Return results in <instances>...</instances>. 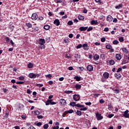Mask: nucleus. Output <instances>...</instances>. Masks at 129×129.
I'll list each match as a JSON object with an SVG mask.
<instances>
[{"instance_id": "7ed1b4c3", "label": "nucleus", "mask_w": 129, "mask_h": 129, "mask_svg": "<svg viewBox=\"0 0 129 129\" xmlns=\"http://www.w3.org/2000/svg\"><path fill=\"white\" fill-rule=\"evenodd\" d=\"M31 19L33 20V21H36V20L38 19V14H37V13H33L32 15Z\"/></svg>"}, {"instance_id": "a18cd8bd", "label": "nucleus", "mask_w": 129, "mask_h": 129, "mask_svg": "<svg viewBox=\"0 0 129 129\" xmlns=\"http://www.w3.org/2000/svg\"><path fill=\"white\" fill-rule=\"evenodd\" d=\"M87 109V108H86V107H84V108H81V109H80V110L85 111V110H86Z\"/></svg>"}, {"instance_id": "c756f323", "label": "nucleus", "mask_w": 129, "mask_h": 129, "mask_svg": "<svg viewBox=\"0 0 129 129\" xmlns=\"http://www.w3.org/2000/svg\"><path fill=\"white\" fill-rule=\"evenodd\" d=\"M70 105L71 106H76V103H75V102H72L70 103Z\"/></svg>"}, {"instance_id": "393cba45", "label": "nucleus", "mask_w": 129, "mask_h": 129, "mask_svg": "<svg viewBox=\"0 0 129 129\" xmlns=\"http://www.w3.org/2000/svg\"><path fill=\"white\" fill-rule=\"evenodd\" d=\"M26 26H27L28 28H32V24H31V23H26Z\"/></svg>"}, {"instance_id": "09e8293b", "label": "nucleus", "mask_w": 129, "mask_h": 129, "mask_svg": "<svg viewBox=\"0 0 129 129\" xmlns=\"http://www.w3.org/2000/svg\"><path fill=\"white\" fill-rule=\"evenodd\" d=\"M38 19L39 21H43L44 20V18H43L42 16H39Z\"/></svg>"}, {"instance_id": "0e129e2a", "label": "nucleus", "mask_w": 129, "mask_h": 129, "mask_svg": "<svg viewBox=\"0 0 129 129\" xmlns=\"http://www.w3.org/2000/svg\"><path fill=\"white\" fill-rule=\"evenodd\" d=\"M53 81H49V82H48V84L49 85H52V84H53Z\"/></svg>"}, {"instance_id": "473e14b6", "label": "nucleus", "mask_w": 129, "mask_h": 129, "mask_svg": "<svg viewBox=\"0 0 129 129\" xmlns=\"http://www.w3.org/2000/svg\"><path fill=\"white\" fill-rule=\"evenodd\" d=\"M52 101H53V100L52 99L50 100V105H54L57 104V103L55 102H52Z\"/></svg>"}, {"instance_id": "f03ea898", "label": "nucleus", "mask_w": 129, "mask_h": 129, "mask_svg": "<svg viewBox=\"0 0 129 129\" xmlns=\"http://www.w3.org/2000/svg\"><path fill=\"white\" fill-rule=\"evenodd\" d=\"M96 116L98 120H101V119H102V118H103V116H101V114H100L98 112H97L96 113Z\"/></svg>"}, {"instance_id": "c9c22d12", "label": "nucleus", "mask_w": 129, "mask_h": 129, "mask_svg": "<svg viewBox=\"0 0 129 129\" xmlns=\"http://www.w3.org/2000/svg\"><path fill=\"white\" fill-rule=\"evenodd\" d=\"M73 91H64V93H67V94H70V93H72Z\"/></svg>"}, {"instance_id": "bb28decb", "label": "nucleus", "mask_w": 129, "mask_h": 129, "mask_svg": "<svg viewBox=\"0 0 129 129\" xmlns=\"http://www.w3.org/2000/svg\"><path fill=\"white\" fill-rule=\"evenodd\" d=\"M121 8H122V4H120L119 5L116 6L115 7V9H120Z\"/></svg>"}, {"instance_id": "de8ad7c7", "label": "nucleus", "mask_w": 129, "mask_h": 129, "mask_svg": "<svg viewBox=\"0 0 129 129\" xmlns=\"http://www.w3.org/2000/svg\"><path fill=\"white\" fill-rule=\"evenodd\" d=\"M55 3L56 4H60V3H62V0H56Z\"/></svg>"}, {"instance_id": "9d476101", "label": "nucleus", "mask_w": 129, "mask_h": 129, "mask_svg": "<svg viewBox=\"0 0 129 129\" xmlns=\"http://www.w3.org/2000/svg\"><path fill=\"white\" fill-rule=\"evenodd\" d=\"M53 24L56 26H59L60 25V21L58 19H55L54 21Z\"/></svg>"}, {"instance_id": "680f3d73", "label": "nucleus", "mask_w": 129, "mask_h": 129, "mask_svg": "<svg viewBox=\"0 0 129 129\" xmlns=\"http://www.w3.org/2000/svg\"><path fill=\"white\" fill-rule=\"evenodd\" d=\"M37 86H38V87H42L43 84H38L37 85Z\"/></svg>"}, {"instance_id": "69168bd1", "label": "nucleus", "mask_w": 129, "mask_h": 129, "mask_svg": "<svg viewBox=\"0 0 129 129\" xmlns=\"http://www.w3.org/2000/svg\"><path fill=\"white\" fill-rule=\"evenodd\" d=\"M100 103H104V100H103V99H101L100 100Z\"/></svg>"}, {"instance_id": "603ef678", "label": "nucleus", "mask_w": 129, "mask_h": 129, "mask_svg": "<svg viewBox=\"0 0 129 129\" xmlns=\"http://www.w3.org/2000/svg\"><path fill=\"white\" fill-rule=\"evenodd\" d=\"M36 125H37V126H41V125H42V122H38V123L36 124Z\"/></svg>"}, {"instance_id": "39448f33", "label": "nucleus", "mask_w": 129, "mask_h": 129, "mask_svg": "<svg viewBox=\"0 0 129 129\" xmlns=\"http://www.w3.org/2000/svg\"><path fill=\"white\" fill-rule=\"evenodd\" d=\"M87 70L89 72L93 71V66L91 64L88 65L87 67Z\"/></svg>"}, {"instance_id": "4c0bfd02", "label": "nucleus", "mask_w": 129, "mask_h": 129, "mask_svg": "<svg viewBox=\"0 0 129 129\" xmlns=\"http://www.w3.org/2000/svg\"><path fill=\"white\" fill-rule=\"evenodd\" d=\"M87 30L88 32H90V31H92V30H93V28L92 27H90Z\"/></svg>"}, {"instance_id": "c03bdc74", "label": "nucleus", "mask_w": 129, "mask_h": 129, "mask_svg": "<svg viewBox=\"0 0 129 129\" xmlns=\"http://www.w3.org/2000/svg\"><path fill=\"white\" fill-rule=\"evenodd\" d=\"M67 111H68V113H73V112H74V110L72 109L67 110Z\"/></svg>"}, {"instance_id": "5fc2aeb1", "label": "nucleus", "mask_w": 129, "mask_h": 129, "mask_svg": "<svg viewBox=\"0 0 129 129\" xmlns=\"http://www.w3.org/2000/svg\"><path fill=\"white\" fill-rule=\"evenodd\" d=\"M104 32H108L109 31V29L108 27H106L104 30Z\"/></svg>"}, {"instance_id": "3c124183", "label": "nucleus", "mask_w": 129, "mask_h": 129, "mask_svg": "<svg viewBox=\"0 0 129 129\" xmlns=\"http://www.w3.org/2000/svg\"><path fill=\"white\" fill-rule=\"evenodd\" d=\"M6 41L7 42V43H9V42H10V38H9L8 37H6L5 38Z\"/></svg>"}, {"instance_id": "4468645a", "label": "nucleus", "mask_w": 129, "mask_h": 129, "mask_svg": "<svg viewBox=\"0 0 129 129\" xmlns=\"http://www.w3.org/2000/svg\"><path fill=\"white\" fill-rule=\"evenodd\" d=\"M76 90H78V89H81V85H79V84H77L75 86Z\"/></svg>"}, {"instance_id": "a19ab883", "label": "nucleus", "mask_w": 129, "mask_h": 129, "mask_svg": "<svg viewBox=\"0 0 129 129\" xmlns=\"http://www.w3.org/2000/svg\"><path fill=\"white\" fill-rule=\"evenodd\" d=\"M39 47L40 48V49H45V45L40 44Z\"/></svg>"}, {"instance_id": "37998d69", "label": "nucleus", "mask_w": 129, "mask_h": 129, "mask_svg": "<svg viewBox=\"0 0 129 129\" xmlns=\"http://www.w3.org/2000/svg\"><path fill=\"white\" fill-rule=\"evenodd\" d=\"M34 114H35V115H39V114H40V111H35L34 112Z\"/></svg>"}, {"instance_id": "9b49d317", "label": "nucleus", "mask_w": 129, "mask_h": 129, "mask_svg": "<svg viewBox=\"0 0 129 129\" xmlns=\"http://www.w3.org/2000/svg\"><path fill=\"white\" fill-rule=\"evenodd\" d=\"M115 57H116V59H117V60H119L121 59V54H120L119 53L116 54Z\"/></svg>"}, {"instance_id": "58836bf2", "label": "nucleus", "mask_w": 129, "mask_h": 129, "mask_svg": "<svg viewBox=\"0 0 129 129\" xmlns=\"http://www.w3.org/2000/svg\"><path fill=\"white\" fill-rule=\"evenodd\" d=\"M75 58H77V59H80V55L77 54L75 55Z\"/></svg>"}, {"instance_id": "13d9d810", "label": "nucleus", "mask_w": 129, "mask_h": 129, "mask_svg": "<svg viewBox=\"0 0 129 129\" xmlns=\"http://www.w3.org/2000/svg\"><path fill=\"white\" fill-rule=\"evenodd\" d=\"M45 76H46V77H47L48 78H51L52 77V75L49 74V75H46Z\"/></svg>"}, {"instance_id": "20e7f679", "label": "nucleus", "mask_w": 129, "mask_h": 129, "mask_svg": "<svg viewBox=\"0 0 129 129\" xmlns=\"http://www.w3.org/2000/svg\"><path fill=\"white\" fill-rule=\"evenodd\" d=\"M128 110H126L124 112V113L123 114V116L124 117H125V118H128L129 117V113H128Z\"/></svg>"}, {"instance_id": "49530a36", "label": "nucleus", "mask_w": 129, "mask_h": 129, "mask_svg": "<svg viewBox=\"0 0 129 129\" xmlns=\"http://www.w3.org/2000/svg\"><path fill=\"white\" fill-rule=\"evenodd\" d=\"M112 116H114V114H110L108 115V117H109V118H111V117H112Z\"/></svg>"}, {"instance_id": "f8f14e48", "label": "nucleus", "mask_w": 129, "mask_h": 129, "mask_svg": "<svg viewBox=\"0 0 129 129\" xmlns=\"http://www.w3.org/2000/svg\"><path fill=\"white\" fill-rule=\"evenodd\" d=\"M83 49L86 50H88V49H89V46H88V44H87V43L84 44L83 45Z\"/></svg>"}, {"instance_id": "a211bd4d", "label": "nucleus", "mask_w": 129, "mask_h": 129, "mask_svg": "<svg viewBox=\"0 0 129 129\" xmlns=\"http://www.w3.org/2000/svg\"><path fill=\"white\" fill-rule=\"evenodd\" d=\"M91 25H97L98 24V22L97 21H95V20H92L91 22Z\"/></svg>"}, {"instance_id": "6e6d98bb", "label": "nucleus", "mask_w": 129, "mask_h": 129, "mask_svg": "<svg viewBox=\"0 0 129 129\" xmlns=\"http://www.w3.org/2000/svg\"><path fill=\"white\" fill-rule=\"evenodd\" d=\"M27 92L28 94H31V93H32V91H31V90L30 89H27Z\"/></svg>"}, {"instance_id": "8fccbe9b", "label": "nucleus", "mask_w": 129, "mask_h": 129, "mask_svg": "<svg viewBox=\"0 0 129 129\" xmlns=\"http://www.w3.org/2000/svg\"><path fill=\"white\" fill-rule=\"evenodd\" d=\"M119 42H123L124 41L123 37L119 38Z\"/></svg>"}, {"instance_id": "aec40b11", "label": "nucleus", "mask_w": 129, "mask_h": 129, "mask_svg": "<svg viewBox=\"0 0 129 129\" xmlns=\"http://www.w3.org/2000/svg\"><path fill=\"white\" fill-rule=\"evenodd\" d=\"M114 76L116 78H117V79H118V78H120V77H121V75L120 74H115Z\"/></svg>"}, {"instance_id": "0eeeda50", "label": "nucleus", "mask_w": 129, "mask_h": 129, "mask_svg": "<svg viewBox=\"0 0 129 129\" xmlns=\"http://www.w3.org/2000/svg\"><path fill=\"white\" fill-rule=\"evenodd\" d=\"M45 43H46V41H45V39L43 38H40L39 40L38 43L39 44V45H44Z\"/></svg>"}, {"instance_id": "f3484780", "label": "nucleus", "mask_w": 129, "mask_h": 129, "mask_svg": "<svg viewBox=\"0 0 129 129\" xmlns=\"http://www.w3.org/2000/svg\"><path fill=\"white\" fill-rule=\"evenodd\" d=\"M93 58L94 60H98L99 59V55L96 54L93 56Z\"/></svg>"}, {"instance_id": "6e6552de", "label": "nucleus", "mask_w": 129, "mask_h": 129, "mask_svg": "<svg viewBox=\"0 0 129 129\" xmlns=\"http://www.w3.org/2000/svg\"><path fill=\"white\" fill-rule=\"evenodd\" d=\"M103 76L104 78H105V79H108V77H109V73H108L107 72H105L103 74Z\"/></svg>"}, {"instance_id": "a878e982", "label": "nucleus", "mask_w": 129, "mask_h": 129, "mask_svg": "<svg viewBox=\"0 0 129 129\" xmlns=\"http://www.w3.org/2000/svg\"><path fill=\"white\" fill-rule=\"evenodd\" d=\"M79 20H84V16H82V15H79L78 17Z\"/></svg>"}, {"instance_id": "6ab92c4d", "label": "nucleus", "mask_w": 129, "mask_h": 129, "mask_svg": "<svg viewBox=\"0 0 129 129\" xmlns=\"http://www.w3.org/2000/svg\"><path fill=\"white\" fill-rule=\"evenodd\" d=\"M74 79H76V81H80L81 77L76 76L74 77Z\"/></svg>"}, {"instance_id": "4d7b16f0", "label": "nucleus", "mask_w": 129, "mask_h": 129, "mask_svg": "<svg viewBox=\"0 0 129 129\" xmlns=\"http://www.w3.org/2000/svg\"><path fill=\"white\" fill-rule=\"evenodd\" d=\"M121 70H122V69H121V68H118V70H117V73H119V72H120Z\"/></svg>"}, {"instance_id": "bf43d9fd", "label": "nucleus", "mask_w": 129, "mask_h": 129, "mask_svg": "<svg viewBox=\"0 0 129 129\" xmlns=\"http://www.w3.org/2000/svg\"><path fill=\"white\" fill-rule=\"evenodd\" d=\"M24 83H25V82H16V84H24Z\"/></svg>"}, {"instance_id": "338daca9", "label": "nucleus", "mask_w": 129, "mask_h": 129, "mask_svg": "<svg viewBox=\"0 0 129 129\" xmlns=\"http://www.w3.org/2000/svg\"><path fill=\"white\" fill-rule=\"evenodd\" d=\"M28 129H36L33 125H30V127Z\"/></svg>"}, {"instance_id": "774afa93", "label": "nucleus", "mask_w": 129, "mask_h": 129, "mask_svg": "<svg viewBox=\"0 0 129 129\" xmlns=\"http://www.w3.org/2000/svg\"><path fill=\"white\" fill-rule=\"evenodd\" d=\"M53 129H59V126H54L52 128Z\"/></svg>"}, {"instance_id": "c85d7f7f", "label": "nucleus", "mask_w": 129, "mask_h": 129, "mask_svg": "<svg viewBox=\"0 0 129 129\" xmlns=\"http://www.w3.org/2000/svg\"><path fill=\"white\" fill-rule=\"evenodd\" d=\"M28 68L29 69L33 68V63L29 62L28 64Z\"/></svg>"}, {"instance_id": "b1692460", "label": "nucleus", "mask_w": 129, "mask_h": 129, "mask_svg": "<svg viewBox=\"0 0 129 129\" xmlns=\"http://www.w3.org/2000/svg\"><path fill=\"white\" fill-rule=\"evenodd\" d=\"M76 106H77V107H79V108H82V107H84V105H80V104H76Z\"/></svg>"}, {"instance_id": "cd10ccee", "label": "nucleus", "mask_w": 129, "mask_h": 129, "mask_svg": "<svg viewBox=\"0 0 129 129\" xmlns=\"http://www.w3.org/2000/svg\"><path fill=\"white\" fill-rule=\"evenodd\" d=\"M112 90L115 92V93H119V90L118 89L113 88Z\"/></svg>"}, {"instance_id": "79ce46f5", "label": "nucleus", "mask_w": 129, "mask_h": 129, "mask_svg": "<svg viewBox=\"0 0 129 129\" xmlns=\"http://www.w3.org/2000/svg\"><path fill=\"white\" fill-rule=\"evenodd\" d=\"M82 47V44H79L78 46H76L77 49H80Z\"/></svg>"}, {"instance_id": "1a4fd4ad", "label": "nucleus", "mask_w": 129, "mask_h": 129, "mask_svg": "<svg viewBox=\"0 0 129 129\" xmlns=\"http://www.w3.org/2000/svg\"><path fill=\"white\" fill-rule=\"evenodd\" d=\"M88 29V27H81L79 28L80 31H81V32H83L84 31H86L87 29Z\"/></svg>"}, {"instance_id": "e433bc0d", "label": "nucleus", "mask_w": 129, "mask_h": 129, "mask_svg": "<svg viewBox=\"0 0 129 129\" xmlns=\"http://www.w3.org/2000/svg\"><path fill=\"white\" fill-rule=\"evenodd\" d=\"M68 25H69V26H72V25H73V22H72V21H69L68 22Z\"/></svg>"}, {"instance_id": "2f4dec72", "label": "nucleus", "mask_w": 129, "mask_h": 129, "mask_svg": "<svg viewBox=\"0 0 129 129\" xmlns=\"http://www.w3.org/2000/svg\"><path fill=\"white\" fill-rule=\"evenodd\" d=\"M106 49H110L112 48L111 45H110V44H107L106 45Z\"/></svg>"}, {"instance_id": "5701e85b", "label": "nucleus", "mask_w": 129, "mask_h": 129, "mask_svg": "<svg viewBox=\"0 0 129 129\" xmlns=\"http://www.w3.org/2000/svg\"><path fill=\"white\" fill-rule=\"evenodd\" d=\"M44 30H49L50 26H49L48 25H44Z\"/></svg>"}, {"instance_id": "7c9ffc66", "label": "nucleus", "mask_w": 129, "mask_h": 129, "mask_svg": "<svg viewBox=\"0 0 129 129\" xmlns=\"http://www.w3.org/2000/svg\"><path fill=\"white\" fill-rule=\"evenodd\" d=\"M51 103V100H47V101L45 102V105H49Z\"/></svg>"}, {"instance_id": "e2e57ef3", "label": "nucleus", "mask_w": 129, "mask_h": 129, "mask_svg": "<svg viewBox=\"0 0 129 129\" xmlns=\"http://www.w3.org/2000/svg\"><path fill=\"white\" fill-rule=\"evenodd\" d=\"M101 42H105V38H104V37H103V38H102L101 39Z\"/></svg>"}, {"instance_id": "423d86ee", "label": "nucleus", "mask_w": 129, "mask_h": 129, "mask_svg": "<svg viewBox=\"0 0 129 129\" xmlns=\"http://www.w3.org/2000/svg\"><path fill=\"white\" fill-rule=\"evenodd\" d=\"M59 103L62 106L65 105L66 104V100L64 99H61L59 101Z\"/></svg>"}, {"instance_id": "2eb2a0df", "label": "nucleus", "mask_w": 129, "mask_h": 129, "mask_svg": "<svg viewBox=\"0 0 129 129\" xmlns=\"http://www.w3.org/2000/svg\"><path fill=\"white\" fill-rule=\"evenodd\" d=\"M107 63H109V65H114V60L111 59L110 60H107Z\"/></svg>"}, {"instance_id": "864d4df0", "label": "nucleus", "mask_w": 129, "mask_h": 129, "mask_svg": "<svg viewBox=\"0 0 129 129\" xmlns=\"http://www.w3.org/2000/svg\"><path fill=\"white\" fill-rule=\"evenodd\" d=\"M37 118H38V119H42V118H43V116L42 115H38L37 116Z\"/></svg>"}, {"instance_id": "ea45409f", "label": "nucleus", "mask_w": 129, "mask_h": 129, "mask_svg": "<svg viewBox=\"0 0 129 129\" xmlns=\"http://www.w3.org/2000/svg\"><path fill=\"white\" fill-rule=\"evenodd\" d=\"M77 115H81V111L77 110L76 112Z\"/></svg>"}, {"instance_id": "412c9836", "label": "nucleus", "mask_w": 129, "mask_h": 129, "mask_svg": "<svg viewBox=\"0 0 129 129\" xmlns=\"http://www.w3.org/2000/svg\"><path fill=\"white\" fill-rule=\"evenodd\" d=\"M29 77H30V78H35V74L30 73L29 74Z\"/></svg>"}, {"instance_id": "72a5a7b5", "label": "nucleus", "mask_w": 129, "mask_h": 129, "mask_svg": "<svg viewBox=\"0 0 129 129\" xmlns=\"http://www.w3.org/2000/svg\"><path fill=\"white\" fill-rule=\"evenodd\" d=\"M119 42L118 40H115L113 41V44L114 45H117V44H118Z\"/></svg>"}, {"instance_id": "dca6fc26", "label": "nucleus", "mask_w": 129, "mask_h": 129, "mask_svg": "<svg viewBox=\"0 0 129 129\" xmlns=\"http://www.w3.org/2000/svg\"><path fill=\"white\" fill-rule=\"evenodd\" d=\"M121 50L123 53H125V54H127V53H128V51H127V49H126L125 47L122 48Z\"/></svg>"}, {"instance_id": "4be33fe9", "label": "nucleus", "mask_w": 129, "mask_h": 129, "mask_svg": "<svg viewBox=\"0 0 129 129\" xmlns=\"http://www.w3.org/2000/svg\"><path fill=\"white\" fill-rule=\"evenodd\" d=\"M32 29L33 30L34 32H38V31H39V28L36 26L32 28Z\"/></svg>"}, {"instance_id": "052dcab7", "label": "nucleus", "mask_w": 129, "mask_h": 129, "mask_svg": "<svg viewBox=\"0 0 129 129\" xmlns=\"http://www.w3.org/2000/svg\"><path fill=\"white\" fill-rule=\"evenodd\" d=\"M25 79V78L23 76H20L19 77V80H24Z\"/></svg>"}, {"instance_id": "ddd939ff", "label": "nucleus", "mask_w": 129, "mask_h": 129, "mask_svg": "<svg viewBox=\"0 0 129 129\" xmlns=\"http://www.w3.org/2000/svg\"><path fill=\"white\" fill-rule=\"evenodd\" d=\"M112 16H110V15H108L107 17V22H111L112 21Z\"/></svg>"}, {"instance_id": "f704fd0d", "label": "nucleus", "mask_w": 129, "mask_h": 129, "mask_svg": "<svg viewBox=\"0 0 129 129\" xmlns=\"http://www.w3.org/2000/svg\"><path fill=\"white\" fill-rule=\"evenodd\" d=\"M48 127H49V124H45L43 125V128H44V129H47V128H48Z\"/></svg>"}, {"instance_id": "f257e3e1", "label": "nucleus", "mask_w": 129, "mask_h": 129, "mask_svg": "<svg viewBox=\"0 0 129 129\" xmlns=\"http://www.w3.org/2000/svg\"><path fill=\"white\" fill-rule=\"evenodd\" d=\"M73 99L75 100V101H79L80 100V95H79L75 94L73 95Z\"/></svg>"}]
</instances>
